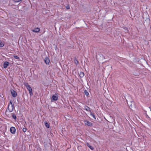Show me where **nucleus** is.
<instances>
[{"label":"nucleus","mask_w":151,"mask_h":151,"mask_svg":"<svg viewBox=\"0 0 151 151\" xmlns=\"http://www.w3.org/2000/svg\"><path fill=\"white\" fill-rule=\"evenodd\" d=\"M11 93L12 94V96L14 97H15L17 96V93L14 90H13L12 91Z\"/></svg>","instance_id":"1a4fd4ad"},{"label":"nucleus","mask_w":151,"mask_h":151,"mask_svg":"<svg viewBox=\"0 0 151 151\" xmlns=\"http://www.w3.org/2000/svg\"><path fill=\"white\" fill-rule=\"evenodd\" d=\"M9 104L10 105V104L11 105H14V104H12V102L11 101H10V103Z\"/></svg>","instance_id":"393cba45"},{"label":"nucleus","mask_w":151,"mask_h":151,"mask_svg":"<svg viewBox=\"0 0 151 151\" xmlns=\"http://www.w3.org/2000/svg\"><path fill=\"white\" fill-rule=\"evenodd\" d=\"M128 104L129 108L131 109L132 110L134 108H135V104L133 101H131L130 103H129Z\"/></svg>","instance_id":"f257e3e1"},{"label":"nucleus","mask_w":151,"mask_h":151,"mask_svg":"<svg viewBox=\"0 0 151 151\" xmlns=\"http://www.w3.org/2000/svg\"><path fill=\"white\" fill-rule=\"evenodd\" d=\"M91 116L94 119H96V117L94 113H92L91 112Z\"/></svg>","instance_id":"a211bd4d"},{"label":"nucleus","mask_w":151,"mask_h":151,"mask_svg":"<svg viewBox=\"0 0 151 151\" xmlns=\"http://www.w3.org/2000/svg\"><path fill=\"white\" fill-rule=\"evenodd\" d=\"M45 126L47 128H49L50 127V125L47 122H45Z\"/></svg>","instance_id":"dca6fc26"},{"label":"nucleus","mask_w":151,"mask_h":151,"mask_svg":"<svg viewBox=\"0 0 151 151\" xmlns=\"http://www.w3.org/2000/svg\"><path fill=\"white\" fill-rule=\"evenodd\" d=\"M79 75L80 77L82 78L83 77L84 75V73L83 72H80L79 73Z\"/></svg>","instance_id":"f8f14e48"},{"label":"nucleus","mask_w":151,"mask_h":151,"mask_svg":"<svg viewBox=\"0 0 151 151\" xmlns=\"http://www.w3.org/2000/svg\"><path fill=\"white\" fill-rule=\"evenodd\" d=\"M44 61L46 64L48 65L49 64L50 60L49 58L47 57H46L45 58Z\"/></svg>","instance_id":"0eeeda50"},{"label":"nucleus","mask_w":151,"mask_h":151,"mask_svg":"<svg viewBox=\"0 0 151 151\" xmlns=\"http://www.w3.org/2000/svg\"><path fill=\"white\" fill-rule=\"evenodd\" d=\"M123 28L125 29H126L127 30V28L125 27H124Z\"/></svg>","instance_id":"a878e982"},{"label":"nucleus","mask_w":151,"mask_h":151,"mask_svg":"<svg viewBox=\"0 0 151 151\" xmlns=\"http://www.w3.org/2000/svg\"><path fill=\"white\" fill-rule=\"evenodd\" d=\"M84 109L88 111L91 112V110H90V108L88 106H86L84 107Z\"/></svg>","instance_id":"9d476101"},{"label":"nucleus","mask_w":151,"mask_h":151,"mask_svg":"<svg viewBox=\"0 0 151 151\" xmlns=\"http://www.w3.org/2000/svg\"><path fill=\"white\" fill-rule=\"evenodd\" d=\"M66 8L67 9H70V6L69 5H68L66 6Z\"/></svg>","instance_id":"b1692460"},{"label":"nucleus","mask_w":151,"mask_h":151,"mask_svg":"<svg viewBox=\"0 0 151 151\" xmlns=\"http://www.w3.org/2000/svg\"><path fill=\"white\" fill-rule=\"evenodd\" d=\"M10 131L11 133L12 134H14L15 133L16 129L14 127H12L10 129Z\"/></svg>","instance_id":"423d86ee"},{"label":"nucleus","mask_w":151,"mask_h":151,"mask_svg":"<svg viewBox=\"0 0 151 151\" xmlns=\"http://www.w3.org/2000/svg\"><path fill=\"white\" fill-rule=\"evenodd\" d=\"M22 0H13V1H14L15 2H19L21 1H22Z\"/></svg>","instance_id":"5701e85b"},{"label":"nucleus","mask_w":151,"mask_h":151,"mask_svg":"<svg viewBox=\"0 0 151 151\" xmlns=\"http://www.w3.org/2000/svg\"><path fill=\"white\" fill-rule=\"evenodd\" d=\"M87 146L89 147L90 148L91 150H93L94 149V148L91 145H90L88 143L87 144Z\"/></svg>","instance_id":"4468645a"},{"label":"nucleus","mask_w":151,"mask_h":151,"mask_svg":"<svg viewBox=\"0 0 151 151\" xmlns=\"http://www.w3.org/2000/svg\"><path fill=\"white\" fill-rule=\"evenodd\" d=\"M8 109L9 111L10 112H12L13 110L14 109V105H10L9 104L8 106Z\"/></svg>","instance_id":"f03ea898"},{"label":"nucleus","mask_w":151,"mask_h":151,"mask_svg":"<svg viewBox=\"0 0 151 151\" xmlns=\"http://www.w3.org/2000/svg\"><path fill=\"white\" fill-rule=\"evenodd\" d=\"M24 85L26 86V88H27L29 86H30L29 85L28 83H24Z\"/></svg>","instance_id":"6ab92c4d"},{"label":"nucleus","mask_w":151,"mask_h":151,"mask_svg":"<svg viewBox=\"0 0 151 151\" xmlns=\"http://www.w3.org/2000/svg\"><path fill=\"white\" fill-rule=\"evenodd\" d=\"M9 62L6 61L4 62L3 64V67L4 68H6L9 65Z\"/></svg>","instance_id":"6e6552de"},{"label":"nucleus","mask_w":151,"mask_h":151,"mask_svg":"<svg viewBox=\"0 0 151 151\" xmlns=\"http://www.w3.org/2000/svg\"><path fill=\"white\" fill-rule=\"evenodd\" d=\"M40 30V29L39 28H36L35 29H34L32 30V32H39Z\"/></svg>","instance_id":"9b49d317"},{"label":"nucleus","mask_w":151,"mask_h":151,"mask_svg":"<svg viewBox=\"0 0 151 151\" xmlns=\"http://www.w3.org/2000/svg\"><path fill=\"white\" fill-rule=\"evenodd\" d=\"M74 62L75 63L76 65H77L78 63V60L76 59V58H75L74 59Z\"/></svg>","instance_id":"2eb2a0df"},{"label":"nucleus","mask_w":151,"mask_h":151,"mask_svg":"<svg viewBox=\"0 0 151 151\" xmlns=\"http://www.w3.org/2000/svg\"><path fill=\"white\" fill-rule=\"evenodd\" d=\"M4 43L0 40V47H2L4 46Z\"/></svg>","instance_id":"ddd939ff"},{"label":"nucleus","mask_w":151,"mask_h":151,"mask_svg":"<svg viewBox=\"0 0 151 151\" xmlns=\"http://www.w3.org/2000/svg\"><path fill=\"white\" fill-rule=\"evenodd\" d=\"M12 117L15 119H16V116L15 115V114H12Z\"/></svg>","instance_id":"aec40b11"},{"label":"nucleus","mask_w":151,"mask_h":151,"mask_svg":"<svg viewBox=\"0 0 151 151\" xmlns=\"http://www.w3.org/2000/svg\"><path fill=\"white\" fill-rule=\"evenodd\" d=\"M14 57L16 59H19V57L17 55H14Z\"/></svg>","instance_id":"412c9836"},{"label":"nucleus","mask_w":151,"mask_h":151,"mask_svg":"<svg viewBox=\"0 0 151 151\" xmlns=\"http://www.w3.org/2000/svg\"><path fill=\"white\" fill-rule=\"evenodd\" d=\"M84 122L85 124L89 126H91L93 125V124L91 122L87 120L85 121Z\"/></svg>","instance_id":"39448f33"},{"label":"nucleus","mask_w":151,"mask_h":151,"mask_svg":"<svg viewBox=\"0 0 151 151\" xmlns=\"http://www.w3.org/2000/svg\"><path fill=\"white\" fill-rule=\"evenodd\" d=\"M27 88L29 91L30 95L31 96L33 95V93L32 92V90L30 86Z\"/></svg>","instance_id":"7ed1b4c3"},{"label":"nucleus","mask_w":151,"mask_h":151,"mask_svg":"<svg viewBox=\"0 0 151 151\" xmlns=\"http://www.w3.org/2000/svg\"><path fill=\"white\" fill-rule=\"evenodd\" d=\"M84 93L86 96H88L89 95V93L86 90L84 91Z\"/></svg>","instance_id":"f3484780"},{"label":"nucleus","mask_w":151,"mask_h":151,"mask_svg":"<svg viewBox=\"0 0 151 151\" xmlns=\"http://www.w3.org/2000/svg\"><path fill=\"white\" fill-rule=\"evenodd\" d=\"M58 96H57L54 95L52 96L51 99V101H56L58 100Z\"/></svg>","instance_id":"20e7f679"},{"label":"nucleus","mask_w":151,"mask_h":151,"mask_svg":"<svg viewBox=\"0 0 151 151\" xmlns=\"http://www.w3.org/2000/svg\"><path fill=\"white\" fill-rule=\"evenodd\" d=\"M147 20L148 21H149V19L148 18L147 19Z\"/></svg>","instance_id":"bb28decb"},{"label":"nucleus","mask_w":151,"mask_h":151,"mask_svg":"<svg viewBox=\"0 0 151 151\" xmlns=\"http://www.w3.org/2000/svg\"><path fill=\"white\" fill-rule=\"evenodd\" d=\"M149 108H150V111H151V107H149Z\"/></svg>","instance_id":"cd10ccee"},{"label":"nucleus","mask_w":151,"mask_h":151,"mask_svg":"<svg viewBox=\"0 0 151 151\" xmlns=\"http://www.w3.org/2000/svg\"><path fill=\"white\" fill-rule=\"evenodd\" d=\"M23 131L24 132H25L27 131V129L26 128H23L22 129Z\"/></svg>","instance_id":"4be33fe9"}]
</instances>
